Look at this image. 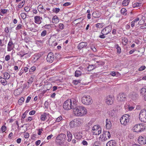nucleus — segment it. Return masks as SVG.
I'll return each mask as SVG.
<instances>
[{"instance_id": "nucleus-25", "label": "nucleus", "mask_w": 146, "mask_h": 146, "mask_svg": "<svg viewBox=\"0 0 146 146\" xmlns=\"http://www.w3.org/2000/svg\"><path fill=\"white\" fill-rule=\"evenodd\" d=\"M140 18L139 17H137L135 19L133 20V21H134V23L136 25H137V23H138V24L141 25L142 24L141 22V21L140 20Z\"/></svg>"}, {"instance_id": "nucleus-10", "label": "nucleus", "mask_w": 146, "mask_h": 146, "mask_svg": "<svg viewBox=\"0 0 146 146\" xmlns=\"http://www.w3.org/2000/svg\"><path fill=\"white\" fill-rule=\"evenodd\" d=\"M92 132L94 135H99L101 133V129L98 126L95 125L92 127Z\"/></svg>"}, {"instance_id": "nucleus-46", "label": "nucleus", "mask_w": 146, "mask_h": 146, "mask_svg": "<svg viewBox=\"0 0 146 146\" xmlns=\"http://www.w3.org/2000/svg\"><path fill=\"white\" fill-rule=\"evenodd\" d=\"M122 41L123 44L124 45H126L128 42V40L126 38H124L123 39H122Z\"/></svg>"}, {"instance_id": "nucleus-12", "label": "nucleus", "mask_w": 146, "mask_h": 146, "mask_svg": "<svg viewBox=\"0 0 146 146\" xmlns=\"http://www.w3.org/2000/svg\"><path fill=\"white\" fill-rule=\"evenodd\" d=\"M111 26L107 27L102 31L101 33L102 34L107 35L111 32Z\"/></svg>"}, {"instance_id": "nucleus-28", "label": "nucleus", "mask_w": 146, "mask_h": 146, "mask_svg": "<svg viewBox=\"0 0 146 146\" xmlns=\"http://www.w3.org/2000/svg\"><path fill=\"white\" fill-rule=\"evenodd\" d=\"M82 74V72L80 71L76 70L75 73V76L76 77H78L81 76Z\"/></svg>"}, {"instance_id": "nucleus-54", "label": "nucleus", "mask_w": 146, "mask_h": 146, "mask_svg": "<svg viewBox=\"0 0 146 146\" xmlns=\"http://www.w3.org/2000/svg\"><path fill=\"white\" fill-rule=\"evenodd\" d=\"M30 9V8L28 6H26L24 7V10L27 12H29Z\"/></svg>"}, {"instance_id": "nucleus-53", "label": "nucleus", "mask_w": 146, "mask_h": 146, "mask_svg": "<svg viewBox=\"0 0 146 146\" xmlns=\"http://www.w3.org/2000/svg\"><path fill=\"white\" fill-rule=\"evenodd\" d=\"M1 129L3 132H4L7 129L6 127L5 126H3L1 128Z\"/></svg>"}, {"instance_id": "nucleus-41", "label": "nucleus", "mask_w": 146, "mask_h": 146, "mask_svg": "<svg viewBox=\"0 0 146 146\" xmlns=\"http://www.w3.org/2000/svg\"><path fill=\"white\" fill-rule=\"evenodd\" d=\"M73 82L74 84L75 85H76L78 84V83H80L81 80H74Z\"/></svg>"}, {"instance_id": "nucleus-29", "label": "nucleus", "mask_w": 146, "mask_h": 146, "mask_svg": "<svg viewBox=\"0 0 146 146\" xmlns=\"http://www.w3.org/2000/svg\"><path fill=\"white\" fill-rule=\"evenodd\" d=\"M97 28L100 29L104 27V23H98L95 25Z\"/></svg>"}, {"instance_id": "nucleus-16", "label": "nucleus", "mask_w": 146, "mask_h": 146, "mask_svg": "<svg viewBox=\"0 0 146 146\" xmlns=\"http://www.w3.org/2000/svg\"><path fill=\"white\" fill-rule=\"evenodd\" d=\"M14 48V44L12 41L11 40H9L8 44L7 50L8 51H10L13 50Z\"/></svg>"}, {"instance_id": "nucleus-38", "label": "nucleus", "mask_w": 146, "mask_h": 146, "mask_svg": "<svg viewBox=\"0 0 146 146\" xmlns=\"http://www.w3.org/2000/svg\"><path fill=\"white\" fill-rule=\"evenodd\" d=\"M126 11V9L125 8H123L121 10V13L123 15H125L127 14Z\"/></svg>"}, {"instance_id": "nucleus-9", "label": "nucleus", "mask_w": 146, "mask_h": 146, "mask_svg": "<svg viewBox=\"0 0 146 146\" xmlns=\"http://www.w3.org/2000/svg\"><path fill=\"white\" fill-rule=\"evenodd\" d=\"M144 127L142 124H137L135 125L132 128L133 131L135 132H139L143 131Z\"/></svg>"}, {"instance_id": "nucleus-22", "label": "nucleus", "mask_w": 146, "mask_h": 146, "mask_svg": "<svg viewBox=\"0 0 146 146\" xmlns=\"http://www.w3.org/2000/svg\"><path fill=\"white\" fill-rule=\"evenodd\" d=\"M111 126V123L110 120L106 119V127L107 129H110Z\"/></svg>"}, {"instance_id": "nucleus-7", "label": "nucleus", "mask_w": 146, "mask_h": 146, "mask_svg": "<svg viewBox=\"0 0 146 146\" xmlns=\"http://www.w3.org/2000/svg\"><path fill=\"white\" fill-rule=\"evenodd\" d=\"M139 118L141 122H146V110H142L140 112Z\"/></svg>"}, {"instance_id": "nucleus-14", "label": "nucleus", "mask_w": 146, "mask_h": 146, "mask_svg": "<svg viewBox=\"0 0 146 146\" xmlns=\"http://www.w3.org/2000/svg\"><path fill=\"white\" fill-rule=\"evenodd\" d=\"M47 61L50 62L52 63L54 60V56L52 53L50 52L46 58Z\"/></svg>"}, {"instance_id": "nucleus-30", "label": "nucleus", "mask_w": 146, "mask_h": 146, "mask_svg": "<svg viewBox=\"0 0 146 146\" xmlns=\"http://www.w3.org/2000/svg\"><path fill=\"white\" fill-rule=\"evenodd\" d=\"M4 78L6 79H9L10 77V75L7 72L4 73Z\"/></svg>"}, {"instance_id": "nucleus-39", "label": "nucleus", "mask_w": 146, "mask_h": 146, "mask_svg": "<svg viewBox=\"0 0 146 146\" xmlns=\"http://www.w3.org/2000/svg\"><path fill=\"white\" fill-rule=\"evenodd\" d=\"M115 113V110H113L109 112V114L110 116L113 117L114 116Z\"/></svg>"}, {"instance_id": "nucleus-19", "label": "nucleus", "mask_w": 146, "mask_h": 146, "mask_svg": "<svg viewBox=\"0 0 146 146\" xmlns=\"http://www.w3.org/2000/svg\"><path fill=\"white\" fill-rule=\"evenodd\" d=\"M87 43L86 42H82L80 43L77 46L78 49L80 50L82 48L86 47L87 45Z\"/></svg>"}, {"instance_id": "nucleus-6", "label": "nucleus", "mask_w": 146, "mask_h": 146, "mask_svg": "<svg viewBox=\"0 0 146 146\" xmlns=\"http://www.w3.org/2000/svg\"><path fill=\"white\" fill-rule=\"evenodd\" d=\"M66 137V135L65 134H60L56 137V142L57 144L60 145L63 143Z\"/></svg>"}, {"instance_id": "nucleus-34", "label": "nucleus", "mask_w": 146, "mask_h": 146, "mask_svg": "<svg viewBox=\"0 0 146 146\" xmlns=\"http://www.w3.org/2000/svg\"><path fill=\"white\" fill-rule=\"evenodd\" d=\"M44 8L43 6L41 5H39L38 7V11L40 12H43V10L44 9Z\"/></svg>"}, {"instance_id": "nucleus-61", "label": "nucleus", "mask_w": 146, "mask_h": 146, "mask_svg": "<svg viewBox=\"0 0 146 146\" xmlns=\"http://www.w3.org/2000/svg\"><path fill=\"white\" fill-rule=\"evenodd\" d=\"M32 119V117H29L27 119H26V121L27 122H30Z\"/></svg>"}, {"instance_id": "nucleus-56", "label": "nucleus", "mask_w": 146, "mask_h": 146, "mask_svg": "<svg viewBox=\"0 0 146 146\" xmlns=\"http://www.w3.org/2000/svg\"><path fill=\"white\" fill-rule=\"evenodd\" d=\"M9 31L10 29L8 27H6L5 28L4 31L6 33H8L9 32Z\"/></svg>"}, {"instance_id": "nucleus-17", "label": "nucleus", "mask_w": 146, "mask_h": 146, "mask_svg": "<svg viewBox=\"0 0 146 146\" xmlns=\"http://www.w3.org/2000/svg\"><path fill=\"white\" fill-rule=\"evenodd\" d=\"M35 23L38 24H40L42 22V18L39 16H36L34 17Z\"/></svg>"}, {"instance_id": "nucleus-60", "label": "nucleus", "mask_w": 146, "mask_h": 146, "mask_svg": "<svg viewBox=\"0 0 146 146\" xmlns=\"http://www.w3.org/2000/svg\"><path fill=\"white\" fill-rule=\"evenodd\" d=\"M35 111L34 110H33L30 111L29 113V114L30 115H34L35 113Z\"/></svg>"}, {"instance_id": "nucleus-33", "label": "nucleus", "mask_w": 146, "mask_h": 146, "mask_svg": "<svg viewBox=\"0 0 146 146\" xmlns=\"http://www.w3.org/2000/svg\"><path fill=\"white\" fill-rule=\"evenodd\" d=\"M129 2V0H124L122 2V4L124 6H127Z\"/></svg>"}, {"instance_id": "nucleus-8", "label": "nucleus", "mask_w": 146, "mask_h": 146, "mask_svg": "<svg viewBox=\"0 0 146 146\" xmlns=\"http://www.w3.org/2000/svg\"><path fill=\"white\" fill-rule=\"evenodd\" d=\"M129 115L128 114L123 115L120 119L121 123L124 125H126L129 121Z\"/></svg>"}, {"instance_id": "nucleus-21", "label": "nucleus", "mask_w": 146, "mask_h": 146, "mask_svg": "<svg viewBox=\"0 0 146 146\" xmlns=\"http://www.w3.org/2000/svg\"><path fill=\"white\" fill-rule=\"evenodd\" d=\"M49 114L46 113H44L42 114L40 117V119L41 121H44L46 119L47 116H48Z\"/></svg>"}, {"instance_id": "nucleus-48", "label": "nucleus", "mask_w": 146, "mask_h": 146, "mask_svg": "<svg viewBox=\"0 0 146 146\" xmlns=\"http://www.w3.org/2000/svg\"><path fill=\"white\" fill-rule=\"evenodd\" d=\"M137 95L135 93H134V94H133L132 96L131 95H130V97L133 100L135 99L137 97Z\"/></svg>"}, {"instance_id": "nucleus-20", "label": "nucleus", "mask_w": 146, "mask_h": 146, "mask_svg": "<svg viewBox=\"0 0 146 146\" xmlns=\"http://www.w3.org/2000/svg\"><path fill=\"white\" fill-rule=\"evenodd\" d=\"M106 145V146H115L116 143L115 141L111 140L108 142Z\"/></svg>"}, {"instance_id": "nucleus-57", "label": "nucleus", "mask_w": 146, "mask_h": 146, "mask_svg": "<svg viewBox=\"0 0 146 146\" xmlns=\"http://www.w3.org/2000/svg\"><path fill=\"white\" fill-rule=\"evenodd\" d=\"M10 56L9 55H7L5 57V60L6 61H8L10 59Z\"/></svg>"}, {"instance_id": "nucleus-31", "label": "nucleus", "mask_w": 146, "mask_h": 146, "mask_svg": "<svg viewBox=\"0 0 146 146\" xmlns=\"http://www.w3.org/2000/svg\"><path fill=\"white\" fill-rule=\"evenodd\" d=\"M115 47L117 49V52L118 53H120L121 52V49L118 44H116L115 45Z\"/></svg>"}, {"instance_id": "nucleus-58", "label": "nucleus", "mask_w": 146, "mask_h": 146, "mask_svg": "<svg viewBox=\"0 0 146 146\" xmlns=\"http://www.w3.org/2000/svg\"><path fill=\"white\" fill-rule=\"evenodd\" d=\"M93 146H100V145L99 143L96 141L94 142Z\"/></svg>"}, {"instance_id": "nucleus-51", "label": "nucleus", "mask_w": 146, "mask_h": 146, "mask_svg": "<svg viewBox=\"0 0 146 146\" xmlns=\"http://www.w3.org/2000/svg\"><path fill=\"white\" fill-rule=\"evenodd\" d=\"M46 30H44L41 33V35L42 36H44L46 35Z\"/></svg>"}, {"instance_id": "nucleus-4", "label": "nucleus", "mask_w": 146, "mask_h": 146, "mask_svg": "<svg viewBox=\"0 0 146 146\" xmlns=\"http://www.w3.org/2000/svg\"><path fill=\"white\" fill-rule=\"evenodd\" d=\"M81 100L83 104L86 105H91L93 102L92 99L90 96L88 95L83 96L81 99Z\"/></svg>"}, {"instance_id": "nucleus-52", "label": "nucleus", "mask_w": 146, "mask_h": 146, "mask_svg": "<svg viewBox=\"0 0 146 146\" xmlns=\"http://www.w3.org/2000/svg\"><path fill=\"white\" fill-rule=\"evenodd\" d=\"M62 119V117L61 116H60L57 118L56 120V122H59Z\"/></svg>"}, {"instance_id": "nucleus-62", "label": "nucleus", "mask_w": 146, "mask_h": 146, "mask_svg": "<svg viewBox=\"0 0 146 146\" xmlns=\"http://www.w3.org/2000/svg\"><path fill=\"white\" fill-rule=\"evenodd\" d=\"M29 136V134L28 133H25L24 135V137L25 138L27 139L28 138Z\"/></svg>"}, {"instance_id": "nucleus-50", "label": "nucleus", "mask_w": 146, "mask_h": 146, "mask_svg": "<svg viewBox=\"0 0 146 146\" xmlns=\"http://www.w3.org/2000/svg\"><path fill=\"white\" fill-rule=\"evenodd\" d=\"M60 9L59 8H55L53 10V11L54 12L57 13L60 11Z\"/></svg>"}, {"instance_id": "nucleus-45", "label": "nucleus", "mask_w": 146, "mask_h": 146, "mask_svg": "<svg viewBox=\"0 0 146 146\" xmlns=\"http://www.w3.org/2000/svg\"><path fill=\"white\" fill-rule=\"evenodd\" d=\"M23 26L22 25L19 24L15 28V29L16 30H19L22 29Z\"/></svg>"}, {"instance_id": "nucleus-63", "label": "nucleus", "mask_w": 146, "mask_h": 146, "mask_svg": "<svg viewBox=\"0 0 146 146\" xmlns=\"http://www.w3.org/2000/svg\"><path fill=\"white\" fill-rule=\"evenodd\" d=\"M90 48L94 51L96 52L97 51L96 49V48L93 46H92L90 47Z\"/></svg>"}, {"instance_id": "nucleus-44", "label": "nucleus", "mask_w": 146, "mask_h": 146, "mask_svg": "<svg viewBox=\"0 0 146 146\" xmlns=\"http://www.w3.org/2000/svg\"><path fill=\"white\" fill-rule=\"evenodd\" d=\"M67 134L68 138H72V137L71 133L69 131H68L67 132Z\"/></svg>"}, {"instance_id": "nucleus-64", "label": "nucleus", "mask_w": 146, "mask_h": 146, "mask_svg": "<svg viewBox=\"0 0 146 146\" xmlns=\"http://www.w3.org/2000/svg\"><path fill=\"white\" fill-rule=\"evenodd\" d=\"M31 97L30 96H28L27 98V100L26 101V103H28L29 102V101H30V100H31Z\"/></svg>"}, {"instance_id": "nucleus-1", "label": "nucleus", "mask_w": 146, "mask_h": 146, "mask_svg": "<svg viewBox=\"0 0 146 146\" xmlns=\"http://www.w3.org/2000/svg\"><path fill=\"white\" fill-rule=\"evenodd\" d=\"M75 107L73 108V112L74 115L76 116H83L87 113L86 109L83 106L78 105V102L76 104Z\"/></svg>"}, {"instance_id": "nucleus-11", "label": "nucleus", "mask_w": 146, "mask_h": 146, "mask_svg": "<svg viewBox=\"0 0 146 146\" xmlns=\"http://www.w3.org/2000/svg\"><path fill=\"white\" fill-rule=\"evenodd\" d=\"M114 97L111 95H109L107 96L106 98V102L109 105L112 104L113 102Z\"/></svg>"}, {"instance_id": "nucleus-3", "label": "nucleus", "mask_w": 146, "mask_h": 146, "mask_svg": "<svg viewBox=\"0 0 146 146\" xmlns=\"http://www.w3.org/2000/svg\"><path fill=\"white\" fill-rule=\"evenodd\" d=\"M83 123V118H78L71 121L69 123L71 128H75L80 126Z\"/></svg>"}, {"instance_id": "nucleus-32", "label": "nucleus", "mask_w": 146, "mask_h": 146, "mask_svg": "<svg viewBox=\"0 0 146 146\" xmlns=\"http://www.w3.org/2000/svg\"><path fill=\"white\" fill-rule=\"evenodd\" d=\"M25 3V0H23L18 5V7L19 8H22L24 5Z\"/></svg>"}, {"instance_id": "nucleus-49", "label": "nucleus", "mask_w": 146, "mask_h": 146, "mask_svg": "<svg viewBox=\"0 0 146 146\" xmlns=\"http://www.w3.org/2000/svg\"><path fill=\"white\" fill-rule=\"evenodd\" d=\"M36 70V67L35 66H33L29 70V72H33Z\"/></svg>"}, {"instance_id": "nucleus-23", "label": "nucleus", "mask_w": 146, "mask_h": 146, "mask_svg": "<svg viewBox=\"0 0 146 146\" xmlns=\"http://www.w3.org/2000/svg\"><path fill=\"white\" fill-rule=\"evenodd\" d=\"M52 21V22L53 23L56 24L58 23L59 21V19H58L57 16L56 15L54 16L53 17Z\"/></svg>"}, {"instance_id": "nucleus-26", "label": "nucleus", "mask_w": 146, "mask_h": 146, "mask_svg": "<svg viewBox=\"0 0 146 146\" xmlns=\"http://www.w3.org/2000/svg\"><path fill=\"white\" fill-rule=\"evenodd\" d=\"M140 94L141 96H143L146 94V88H142L140 90Z\"/></svg>"}, {"instance_id": "nucleus-36", "label": "nucleus", "mask_w": 146, "mask_h": 146, "mask_svg": "<svg viewBox=\"0 0 146 146\" xmlns=\"http://www.w3.org/2000/svg\"><path fill=\"white\" fill-rule=\"evenodd\" d=\"M141 3H135L133 4L132 6L133 7H140L141 6Z\"/></svg>"}, {"instance_id": "nucleus-5", "label": "nucleus", "mask_w": 146, "mask_h": 146, "mask_svg": "<svg viewBox=\"0 0 146 146\" xmlns=\"http://www.w3.org/2000/svg\"><path fill=\"white\" fill-rule=\"evenodd\" d=\"M111 135L110 132L108 131H104L103 133L100 137V140L102 141H107L111 138Z\"/></svg>"}, {"instance_id": "nucleus-42", "label": "nucleus", "mask_w": 146, "mask_h": 146, "mask_svg": "<svg viewBox=\"0 0 146 146\" xmlns=\"http://www.w3.org/2000/svg\"><path fill=\"white\" fill-rule=\"evenodd\" d=\"M27 30H28L29 31H31L33 32H35L36 31V29L34 28H33L32 27H28V26L27 25Z\"/></svg>"}, {"instance_id": "nucleus-59", "label": "nucleus", "mask_w": 146, "mask_h": 146, "mask_svg": "<svg viewBox=\"0 0 146 146\" xmlns=\"http://www.w3.org/2000/svg\"><path fill=\"white\" fill-rule=\"evenodd\" d=\"M71 3L69 2H67L63 4V6H67L71 5Z\"/></svg>"}, {"instance_id": "nucleus-37", "label": "nucleus", "mask_w": 146, "mask_h": 146, "mask_svg": "<svg viewBox=\"0 0 146 146\" xmlns=\"http://www.w3.org/2000/svg\"><path fill=\"white\" fill-rule=\"evenodd\" d=\"M24 100V98L23 97L21 98L18 100V104L20 105H22L23 103Z\"/></svg>"}, {"instance_id": "nucleus-24", "label": "nucleus", "mask_w": 146, "mask_h": 146, "mask_svg": "<svg viewBox=\"0 0 146 146\" xmlns=\"http://www.w3.org/2000/svg\"><path fill=\"white\" fill-rule=\"evenodd\" d=\"M4 78L0 77V82L3 85H5L7 84V82Z\"/></svg>"}, {"instance_id": "nucleus-13", "label": "nucleus", "mask_w": 146, "mask_h": 146, "mask_svg": "<svg viewBox=\"0 0 146 146\" xmlns=\"http://www.w3.org/2000/svg\"><path fill=\"white\" fill-rule=\"evenodd\" d=\"M117 99L119 101H125L126 99V96L123 93H120L117 96Z\"/></svg>"}, {"instance_id": "nucleus-2", "label": "nucleus", "mask_w": 146, "mask_h": 146, "mask_svg": "<svg viewBox=\"0 0 146 146\" xmlns=\"http://www.w3.org/2000/svg\"><path fill=\"white\" fill-rule=\"evenodd\" d=\"M77 100L74 99L72 98L70 100H66L63 104V108L66 110H68L71 109H73L76 107V104Z\"/></svg>"}, {"instance_id": "nucleus-43", "label": "nucleus", "mask_w": 146, "mask_h": 146, "mask_svg": "<svg viewBox=\"0 0 146 146\" xmlns=\"http://www.w3.org/2000/svg\"><path fill=\"white\" fill-rule=\"evenodd\" d=\"M58 27L61 30H63L64 28V26L62 23H60L58 25Z\"/></svg>"}, {"instance_id": "nucleus-40", "label": "nucleus", "mask_w": 146, "mask_h": 146, "mask_svg": "<svg viewBox=\"0 0 146 146\" xmlns=\"http://www.w3.org/2000/svg\"><path fill=\"white\" fill-rule=\"evenodd\" d=\"M93 122L92 121H90L89 123L87 124L86 125V127H88V129H89V128L92 125V124Z\"/></svg>"}, {"instance_id": "nucleus-35", "label": "nucleus", "mask_w": 146, "mask_h": 146, "mask_svg": "<svg viewBox=\"0 0 146 146\" xmlns=\"http://www.w3.org/2000/svg\"><path fill=\"white\" fill-rule=\"evenodd\" d=\"M93 65H89L87 67V70L88 71H91L94 69Z\"/></svg>"}, {"instance_id": "nucleus-27", "label": "nucleus", "mask_w": 146, "mask_h": 146, "mask_svg": "<svg viewBox=\"0 0 146 146\" xmlns=\"http://www.w3.org/2000/svg\"><path fill=\"white\" fill-rule=\"evenodd\" d=\"M28 54L27 53H26L24 52V51H21L19 52L17 54L22 57H23L25 55L27 54Z\"/></svg>"}, {"instance_id": "nucleus-47", "label": "nucleus", "mask_w": 146, "mask_h": 146, "mask_svg": "<svg viewBox=\"0 0 146 146\" xmlns=\"http://www.w3.org/2000/svg\"><path fill=\"white\" fill-rule=\"evenodd\" d=\"M21 16L23 19H25L26 18V15L25 13H23L21 14Z\"/></svg>"}, {"instance_id": "nucleus-18", "label": "nucleus", "mask_w": 146, "mask_h": 146, "mask_svg": "<svg viewBox=\"0 0 146 146\" xmlns=\"http://www.w3.org/2000/svg\"><path fill=\"white\" fill-rule=\"evenodd\" d=\"M82 133L81 131H80L75 133L74 135L76 139H80L82 137Z\"/></svg>"}, {"instance_id": "nucleus-55", "label": "nucleus", "mask_w": 146, "mask_h": 146, "mask_svg": "<svg viewBox=\"0 0 146 146\" xmlns=\"http://www.w3.org/2000/svg\"><path fill=\"white\" fill-rule=\"evenodd\" d=\"M145 66H142L139 68L138 70L139 71H142L145 70Z\"/></svg>"}, {"instance_id": "nucleus-15", "label": "nucleus", "mask_w": 146, "mask_h": 146, "mask_svg": "<svg viewBox=\"0 0 146 146\" xmlns=\"http://www.w3.org/2000/svg\"><path fill=\"white\" fill-rule=\"evenodd\" d=\"M138 143L141 145H144L146 144V137L142 136H139L138 139Z\"/></svg>"}]
</instances>
